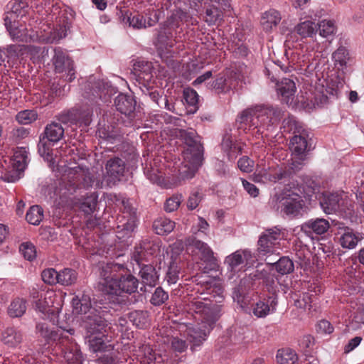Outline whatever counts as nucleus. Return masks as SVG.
<instances>
[{
    "label": "nucleus",
    "instance_id": "f257e3e1",
    "mask_svg": "<svg viewBox=\"0 0 364 364\" xmlns=\"http://www.w3.org/2000/svg\"><path fill=\"white\" fill-rule=\"evenodd\" d=\"M72 304L74 312L84 315L82 320L87 330L86 338L90 350L93 353L106 350L110 346L106 344L104 338L105 333L107 331L105 318L107 308L100 306L97 303L92 306L90 296L85 294L73 297Z\"/></svg>",
    "mask_w": 364,
    "mask_h": 364
},
{
    "label": "nucleus",
    "instance_id": "f03ea898",
    "mask_svg": "<svg viewBox=\"0 0 364 364\" xmlns=\"http://www.w3.org/2000/svg\"><path fill=\"white\" fill-rule=\"evenodd\" d=\"M189 309L196 314V318L200 321L197 325L187 328L189 341L193 344L191 348L194 350L206 339L222 314V307L221 305L213 304L208 299L198 298L191 302Z\"/></svg>",
    "mask_w": 364,
    "mask_h": 364
},
{
    "label": "nucleus",
    "instance_id": "7ed1b4c3",
    "mask_svg": "<svg viewBox=\"0 0 364 364\" xmlns=\"http://www.w3.org/2000/svg\"><path fill=\"white\" fill-rule=\"evenodd\" d=\"M181 136L186 147L183 151V161L176 169H177L178 178L186 180L193 178L201 166L203 149L199 136L194 130H183L181 132Z\"/></svg>",
    "mask_w": 364,
    "mask_h": 364
},
{
    "label": "nucleus",
    "instance_id": "20e7f679",
    "mask_svg": "<svg viewBox=\"0 0 364 364\" xmlns=\"http://www.w3.org/2000/svg\"><path fill=\"white\" fill-rule=\"evenodd\" d=\"M314 189L304 187L289 186L285 187L283 190L276 191L270 198V204L277 209L287 215H297L300 213L304 205V200L309 201L313 200Z\"/></svg>",
    "mask_w": 364,
    "mask_h": 364
},
{
    "label": "nucleus",
    "instance_id": "39448f33",
    "mask_svg": "<svg viewBox=\"0 0 364 364\" xmlns=\"http://www.w3.org/2000/svg\"><path fill=\"white\" fill-rule=\"evenodd\" d=\"M105 168L107 175L103 177L102 180L89 172L85 173L81 169H80V172L75 171L76 181L73 183V186L76 188L78 187V182L82 180V185L86 188L90 187L102 188L105 186H112L123 176L125 168L124 162L121 159L115 157L107 162Z\"/></svg>",
    "mask_w": 364,
    "mask_h": 364
},
{
    "label": "nucleus",
    "instance_id": "423d86ee",
    "mask_svg": "<svg viewBox=\"0 0 364 364\" xmlns=\"http://www.w3.org/2000/svg\"><path fill=\"white\" fill-rule=\"evenodd\" d=\"M282 117V111L277 107L255 106L244 110L238 117L239 129L245 130L259 127H269L277 122Z\"/></svg>",
    "mask_w": 364,
    "mask_h": 364
},
{
    "label": "nucleus",
    "instance_id": "0eeeda50",
    "mask_svg": "<svg viewBox=\"0 0 364 364\" xmlns=\"http://www.w3.org/2000/svg\"><path fill=\"white\" fill-rule=\"evenodd\" d=\"M288 123L291 125V129L293 131L294 136L290 141L289 149L292 152V162L291 164V168L297 170L300 168L306 159V155L308 151V131L303 127V125L291 119Z\"/></svg>",
    "mask_w": 364,
    "mask_h": 364
},
{
    "label": "nucleus",
    "instance_id": "6e6552de",
    "mask_svg": "<svg viewBox=\"0 0 364 364\" xmlns=\"http://www.w3.org/2000/svg\"><path fill=\"white\" fill-rule=\"evenodd\" d=\"M62 308L61 296L53 291H48L41 295L36 301V309L43 319L49 320L53 324H58V316Z\"/></svg>",
    "mask_w": 364,
    "mask_h": 364
},
{
    "label": "nucleus",
    "instance_id": "1a4fd4ad",
    "mask_svg": "<svg viewBox=\"0 0 364 364\" xmlns=\"http://www.w3.org/2000/svg\"><path fill=\"white\" fill-rule=\"evenodd\" d=\"M5 26L9 33L11 38L14 41L19 42H41L46 43H53L56 40V36H47L40 35L33 31H28L23 26H18V22L16 21L14 24V21L10 23L4 22Z\"/></svg>",
    "mask_w": 364,
    "mask_h": 364
},
{
    "label": "nucleus",
    "instance_id": "9d476101",
    "mask_svg": "<svg viewBox=\"0 0 364 364\" xmlns=\"http://www.w3.org/2000/svg\"><path fill=\"white\" fill-rule=\"evenodd\" d=\"M319 203L323 211L326 214H331L336 211H345L350 205V201L346 193L324 192L319 197Z\"/></svg>",
    "mask_w": 364,
    "mask_h": 364
},
{
    "label": "nucleus",
    "instance_id": "9b49d317",
    "mask_svg": "<svg viewBox=\"0 0 364 364\" xmlns=\"http://www.w3.org/2000/svg\"><path fill=\"white\" fill-rule=\"evenodd\" d=\"M280 229L274 227L266 230L259 237L258 250L262 255L273 253L280 248Z\"/></svg>",
    "mask_w": 364,
    "mask_h": 364
},
{
    "label": "nucleus",
    "instance_id": "f8f14e48",
    "mask_svg": "<svg viewBox=\"0 0 364 364\" xmlns=\"http://www.w3.org/2000/svg\"><path fill=\"white\" fill-rule=\"evenodd\" d=\"M289 173L282 166H272L257 168L254 175L255 181L262 183H277L285 181L289 177Z\"/></svg>",
    "mask_w": 364,
    "mask_h": 364
},
{
    "label": "nucleus",
    "instance_id": "ddd939ff",
    "mask_svg": "<svg viewBox=\"0 0 364 364\" xmlns=\"http://www.w3.org/2000/svg\"><path fill=\"white\" fill-rule=\"evenodd\" d=\"M57 73L66 74V80L69 82L75 78V72L73 61L69 58L61 48L54 49V55L52 59Z\"/></svg>",
    "mask_w": 364,
    "mask_h": 364
},
{
    "label": "nucleus",
    "instance_id": "4468645a",
    "mask_svg": "<svg viewBox=\"0 0 364 364\" xmlns=\"http://www.w3.org/2000/svg\"><path fill=\"white\" fill-rule=\"evenodd\" d=\"M146 17L138 13L126 14L124 21L134 28L141 29L154 26L159 17L157 11L154 9H148L145 13Z\"/></svg>",
    "mask_w": 364,
    "mask_h": 364
},
{
    "label": "nucleus",
    "instance_id": "2eb2a0df",
    "mask_svg": "<svg viewBox=\"0 0 364 364\" xmlns=\"http://www.w3.org/2000/svg\"><path fill=\"white\" fill-rule=\"evenodd\" d=\"M266 74L272 82H277V92L281 100L287 105H292L294 102L296 91L295 82L289 78H284L282 81L277 82V78L273 75L271 76L270 70L268 68H266Z\"/></svg>",
    "mask_w": 364,
    "mask_h": 364
},
{
    "label": "nucleus",
    "instance_id": "dca6fc26",
    "mask_svg": "<svg viewBox=\"0 0 364 364\" xmlns=\"http://www.w3.org/2000/svg\"><path fill=\"white\" fill-rule=\"evenodd\" d=\"M257 261L256 256L249 250H238L229 255L225 259L224 263L230 271H235L241 264L246 267L253 265Z\"/></svg>",
    "mask_w": 364,
    "mask_h": 364
},
{
    "label": "nucleus",
    "instance_id": "f3484780",
    "mask_svg": "<svg viewBox=\"0 0 364 364\" xmlns=\"http://www.w3.org/2000/svg\"><path fill=\"white\" fill-rule=\"evenodd\" d=\"M138 280L131 274L118 277L113 284H109V289H106L107 294L119 295L122 293L132 294L138 288Z\"/></svg>",
    "mask_w": 364,
    "mask_h": 364
},
{
    "label": "nucleus",
    "instance_id": "a211bd4d",
    "mask_svg": "<svg viewBox=\"0 0 364 364\" xmlns=\"http://www.w3.org/2000/svg\"><path fill=\"white\" fill-rule=\"evenodd\" d=\"M124 269V266L116 263L100 262L99 266L100 284L102 285V291L106 293V289H109V284H113L117 278V272Z\"/></svg>",
    "mask_w": 364,
    "mask_h": 364
},
{
    "label": "nucleus",
    "instance_id": "6ab92c4d",
    "mask_svg": "<svg viewBox=\"0 0 364 364\" xmlns=\"http://www.w3.org/2000/svg\"><path fill=\"white\" fill-rule=\"evenodd\" d=\"M137 356L141 364H168V356L156 355L149 344H143L139 347Z\"/></svg>",
    "mask_w": 364,
    "mask_h": 364
},
{
    "label": "nucleus",
    "instance_id": "aec40b11",
    "mask_svg": "<svg viewBox=\"0 0 364 364\" xmlns=\"http://www.w3.org/2000/svg\"><path fill=\"white\" fill-rule=\"evenodd\" d=\"M277 297L274 294L263 298L252 305V314L257 318H264L276 311Z\"/></svg>",
    "mask_w": 364,
    "mask_h": 364
},
{
    "label": "nucleus",
    "instance_id": "412c9836",
    "mask_svg": "<svg viewBox=\"0 0 364 364\" xmlns=\"http://www.w3.org/2000/svg\"><path fill=\"white\" fill-rule=\"evenodd\" d=\"M339 243L343 248L355 249L364 239V233L356 231L349 227H345L339 232Z\"/></svg>",
    "mask_w": 364,
    "mask_h": 364
},
{
    "label": "nucleus",
    "instance_id": "4be33fe9",
    "mask_svg": "<svg viewBox=\"0 0 364 364\" xmlns=\"http://www.w3.org/2000/svg\"><path fill=\"white\" fill-rule=\"evenodd\" d=\"M186 245L191 248L192 252L200 254V259L205 262L215 260L214 252L208 244L195 237H189L186 240Z\"/></svg>",
    "mask_w": 364,
    "mask_h": 364
},
{
    "label": "nucleus",
    "instance_id": "5701e85b",
    "mask_svg": "<svg viewBox=\"0 0 364 364\" xmlns=\"http://www.w3.org/2000/svg\"><path fill=\"white\" fill-rule=\"evenodd\" d=\"M117 220L118 223L115 231L117 237L119 240L129 237L136 227L135 217L122 215Z\"/></svg>",
    "mask_w": 364,
    "mask_h": 364
},
{
    "label": "nucleus",
    "instance_id": "b1692460",
    "mask_svg": "<svg viewBox=\"0 0 364 364\" xmlns=\"http://www.w3.org/2000/svg\"><path fill=\"white\" fill-rule=\"evenodd\" d=\"M330 228L329 222L323 218L311 219L301 225V230L307 235H322Z\"/></svg>",
    "mask_w": 364,
    "mask_h": 364
},
{
    "label": "nucleus",
    "instance_id": "393cba45",
    "mask_svg": "<svg viewBox=\"0 0 364 364\" xmlns=\"http://www.w3.org/2000/svg\"><path fill=\"white\" fill-rule=\"evenodd\" d=\"M167 23L171 28H175L179 27L183 23L195 25L197 24L198 21L189 12L176 9L168 18Z\"/></svg>",
    "mask_w": 364,
    "mask_h": 364
},
{
    "label": "nucleus",
    "instance_id": "a878e982",
    "mask_svg": "<svg viewBox=\"0 0 364 364\" xmlns=\"http://www.w3.org/2000/svg\"><path fill=\"white\" fill-rule=\"evenodd\" d=\"M28 155L29 154L26 148H17L14 151L13 157L9 159L12 171H15L18 173L23 171L29 161Z\"/></svg>",
    "mask_w": 364,
    "mask_h": 364
},
{
    "label": "nucleus",
    "instance_id": "bb28decb",
    "mask_svg": "<svg viewBox=\"0 0 364 364\" xmlns=\"http://www.w3.org/2000/svg\"><path fill=\"white\" fill-rule=\"evenodd\" d=\"M36 331L46 340L58 341V343H62L63 346H64L65 341H68V336L64 335L63 333L60 332V331L50 330L45 323H38L36 325Z\"/></svg>",
    "mask_w": 364,
    "mask_h": 364
},
{
    "label": "nucleus",
    "instance_id": "cd10ccee",
    "mask_svg": "<svg viewBox=\"0 0 364 364\" xmlns=\"http://www.w3.org/2000/svg\"><path fill=\"white\" fill-rule=\"evenodd\" d=\"M132 74L140 83L149 82L152 77L151 65L145 61H139L134 63Z\"/></svg>",
    "mask_w": 364,
    "mask_h": 364
},
{
    "label": "nucleus",
    "instance_id": "c85d7f7f",
    "mask_svg": "<svg viewBox=\"0 0 364 364\" xmlns=\"http://www.w3.org/2000/svg\"><path fill=\"white\" fill-rule=\"evenodd\" d=\"M114 104L117 109L125 115L132 113L136 107V101L133 97L124 94H119L116 97Z\"/></svg>",
    "mask_w": 364,
    "mask_h": 364
},
{
    "label": "nucleus",
    "instance_id": "c756f323",
    "mask_svg": "<svg viewBox=\"0 0 364 364\" xmlns=\"http://www.w3.org/2000/svg\"><path fill=\"white\" fill-rule=\"evenodd\" d=\"M26 4L23 0L12 2L9 8L10 11L6 13L4 17V22L9 24L14 21L15 24L18 17H22L26 14Z\"/></svg>",
    "mask_w": 364,
    "mask_h": 364
},
{
    "label": "nucleus",
    "instance_id": "7c9ffc66",
    "mask_svg": "<svg viewBox=\"0 0 364 364\" xmlns=\"http://www.w3.org/2000/svg\"><path fill=\"white\" fill-rule=\"evenodd\" d=\"M278 65L284 73H289L296 69V65L300 68L302 67L300 56L291 50H285L284 63L279 62Z\"/></svg>",
    "mask_w": 364,
    "mask_h": 364
},
{
    "label": "nucleus",
    "instance_id": "2f4dec72",
    "mask_svg": "<svg viewBox=\"0 0 364 364\" xmlns=\"http://www.w3.org/2000/svg\"><path fill=\"white\" fill-rule=\"evenodd\" d=\"M44 136L49 142L55 144L59 141L64 135V129L57 122L48 124L43 132Z\"/></svg>",
    "mask_w": 364,
    "mask_h": 364
},
{
    "label": "nucleus",
    "instance_id": "473e14b6",
    "mask_svg": "<svg viewBox=\"0 0 364 364\" xmlns=\"http://www.w3.org/2000/svg\"><path fill=\"white\" fill-rule=\"evenodd\" d=\"M223 151L227 154L230 160H232L236 155L241 151L240 148L235 144L232 136L225 134L221 142Z\"/></svg>",
    "mask_w": 364,
    "mask_h": 364
},
{
    "label": "nucleus",
    "instance_id": "72a5a7b5",
    "mask_svg": "<svg viewBox=\"0 0 364 364\" xmlns=\"http://www.w3.org/2000/svg\"><path fill=\"white\" fill-rule=\"evenodd\" d=\"M139 275L144 285L155 287L159 280V275L151 265H144L139 272Z\"/></svg>",
    "mask_w": 364,
    "mask_h": 364
},
{
    "label": "nucleus",
    "instance_id": "f704fd0d",
    "mask_svg": "<svg viewBox=\"0 0 364 364\" xmlns=\"http://www.w3.org/2000/svg\"><path fill=\"white\" fill-rule=\"evenodd\" d=\"M332 60L335 67L343 73V70L346 68L350 60L348 50L345 47H339L333 53Z\"/></svg>",
    "mask_w": 364,
    "mask_h": 364
},
{
    "label": "nucleus",
    "instance_id": "c9c22d12",
    "mask_svg": "<svg viewBox=\"0 0 364 364\" xmlns=\"http://www.w3.org/2000/svg\"><path fill=\"white\" fill-rule=\"evenodd\" d=\"M65 364H82V353L77 344H72L70 348L63 349Z\"/></svg>",
    "mask_w": 364,
    "mask_h": 364
},
{
    "label": "nucleus",
    "instance_id": "e433bc0d",
    "mask_svg": "<svg viewBox=\"0 0 364 364\" xmlns=\"http://www.w3.org/2000/svg\"><path fill=\"white\" fill-rule=\"evenodd\" d=\"M181 259L176 257L171 256V261L170 262L169 267L166 273V279L168 284H176L179 279V274L181 267L179 266Z\"/></svg>",
    "mask_w": 364,
    "mask_h": 364
},
{
    "label": "nucleus",
    "instance_id": "4c0bfd02",
    "mask_svg": "<svg viewBox=\"0 0 364 364\" xmlns=\"http://www.w3.org/2000/svg\"><path fill=\"white\" fill-rule=\"evenodd\" d=\"M98 194L96 192L83 198L79 203V208L87 215L92 214L96 209Z\"/></svg>",
    "mask_w": 364,
    "mask_h": 364
},
{
    "label": "nucleus",
    "instance_id": "58836bf2",
    "mask_svg": "<svg viewBox=\"0 0 364 364\" xmlns=\"http://www.w3.org/2000/svg\"><path fill=\"white\" fill-rule=\"evenodd\" d=\"M281 19L282 17L279 12L276 10H269L265 12L262 21L264 30L267 31H270L280 22Z\"/></svg>",
    "mask_w": 364,
    "mask_h": 364
},
{
    "label": "nucleus",
    "instance_id": "ea45409f",
    "mask_svg": "<svg viewBox=\"0 0 364 364\" xmlns=\"http://www.w3.org/2000/svg\"><path fill=\"white\" fill-rule=\"evenodd\" d=\"M154 229L158 235H166L173 231L175 223L166 218H160L154 222Z\"/></svg>",
    "mask_w": 364,
    "mask_h": 364
},
{
    "label": "nucleus",
    "instance_id": "a19ab883",
    "mask_svg": "<svg viewBox=\"0 0 364 364\" xmlns=\"http://www.w3.org/2000/svg\"><path fill=\"white\" fill-rule=\"evenodd\" d=\"M26 310V301L23 299L16 298L8 307V314L12 318L22 316Z\"/></svg>",
    "mask_w": 364,
    "mask_h": 364
},
{
    "label": "nucleus",
    "instance_id": "79ce46f5",
    "mask_svg": "<svg viewBox=\"0 0 364 364\" xmlns=\"http://www.w3.org/2000/svg\"><path fill=\"white\" fill-rule=\"evenodd\" d=\"M21 341V333L14 328H8L2 333V341L9 346L14 347Z\"/></svg>",
    "mask_w": 364,
    "mask_h": 364
},
{
    "label": "nucleus",
    "instance_id": "37998d69",
    "mask_svg": "<svg viewBox=\"0 0 364 364\" xmlns=\"http://www.w3.org/2000/svg\"><path fill=\"white\" fill-rule=\"evenodd\" d=\"M183 97L187 104L188 112L195 113L198 109L199 98L196 91L191 88H186L183 91Z\"/></svg>",
    "mask_w": 364,
    "mask_h": 364
},
{
    "label": "nucleus",
    "instance_id": "c03bdc74",
    "mask_svg": "<svg viewBox=\"0 0 364 364\" xmlns=\"http://www.w3.org/2000/svg\"><path fill=\"white\" fill-rule=\"evenodd\" d=\"M129 321L139 328H144L149 324V314L147 311H135L129 313Z\"/></svg>",
    "mask_w": 364,
    "mask_h": 364
},
{
    "label": "nucleus",
    "instance_id": "a18cd8bd",
    "mask_svg": "<svg viewBox=\"0 0 364 364\" xmlns=\"http://www.w3.org/2000/svg\"><path fill=\"white\" fill-rule=\"evenodd\" d=\"M317 28V25L311 21L301 22L295 28L296 33L302 38L311 37Z\"/></svg>",
    "mask_w": 364,
    "mask_h": 364
},
{
    "label": "nucleus",
    "instance_id": "49530a36",
    "mask_svg": "<svg viewBox=\"0 0 364 364\" xmlns=\"http://www.w3.org/2000/svg\"><path fill=\"white\" fill-rule=\"evenodd\" d=\"M276 358L279 364H294L297 360V355L291 349H280L277 351Z\"/></svg>",
    "mask_w": 364,
    "mask_h": 364
},
{
    "label": "nucleus",
    "instance_id": "de8ad7c7",
    "mask_svg": "<svg viewBox=\"0 0 364 364\" xmlns=\"http://www.w3.org/2000/svg\"><path fill=\"white\" fill-rule=\"evenodd\" d=\"M43 218V210L39 205H33L28 210L26 218L31 225H38Z\"/></svg>",
    "mask_w": 364,
    "mask_h": 364
},
{
    "label": "nucleus",
    "instance_id": "09e8293b",
    "mask_svg": "<svg viewBox=\"0 0 364 364\" xmlns=\"http://www.w3.org/2000/svg\"><path fill=\"white\" fill-rule=\"evenodd\" d=\"M59 284L64 286H69L74 284L77 280V273L75 270L69 268L58 272Z\"/></svg>",
    "mask_w": 364,
    "mask_h": 364
},
{
    "label": "nucleus",
    "instance_id": "8fccbe9b",
    "mask_svg": "<svg viewBox=\"0 0 364 364\" xmlns=\"http://www.w3.org/2000/svg\"><path fill=\"white\" fill-rule=\"evenodd\" d=\"M223 18V12L218 7L210 6L205 11V22L208 25H214Z\"/></svg>",
    "mask_w": 364,
    "mask_h": 364
},
{
    "label": "nucleus",
    "instance_id": "3c124183",
    "mask_svg": "<svg viewBox=\"0 0 364 364\" xmlns=\"http://www.w3.org/2000/svg\"><path fill=\"white\" fill-rule=\"evenodd\" d=\"M309 293H304L302 296L294 300V305L299 309L311 310L314 305L315 296Z\"/></svg>",
    "mask_w": 364,
    "mask_h": 364
},
{
    "label": "nucleus",
    "instance_id": "603ef678",
    "mask_svg": "<svg viewBox=\"0 0 364 364\" xmlns=\"http://www.w3.org/2000/svg\"><path fill=\"white\" fill-rule=\"evenodd\" d=\"M45 137L40 136L39 143L38 144V151L39 154L46 161H50L52 158V149L50 148V142L46 140Z\"/></svg>",
    "mask_w": 364,
    "mask_h": 364
},
{
    "label": "nucleus",
    "instance_id": "864d4df0",
    "mask_svg": "<svg viewBox=\"0 0 364 364\" xmlns=\"http://www.w3.org/2000/svg\"><path fill=\"white\" fill-rule=\"evenodd\" d=\"M1 48H4V53H6V57L9 58V60H15L18 58L20 55H23L26 53V47L25 46L21 45H10L6 48L2 47Z\"/></svg>",
    "mask_w": 364,
    "mask_h": 364
},
{
    "label": "nucleus",
    "instance_id": "5fc2aeb1",
    "mask_svg": "<svg viewBox=\"0 0 364 364\" xmlns=\"http://www.w3.org/2000/svg\"><path fill=\"white\" fill-rule=\"evenodd\" d=\"M275 267L280 274H287L294 270V263L288 257H282L276 262Z\"/></svg>",
    "mask_w": 364,
    "mask_h": 364
},
{
    "label": "nucleus",
    "instance_id": "6e6d98bb",
    "mask_svg": "<svg viewBox=\"0 0 364 364\" xmlns=\"http://www.w3.org/2000/svg\"><path fill=\"white\" fill-rule=\"evenodd\" d=\"M16 119L20 124H28L37 119V114L33 110H23L16 114Z\"/></svg>",
    "mask_w": 364,
    "mask_h": 364
},
{
    "label": "nucleus",
    "instance_id": "4d7b16f0",
    "mask_svg": "<svg viewBox=\"0 0 364 364\" xmlns=\"http://www.w3.org/2000/svg\"><path fill=\"white\" fill-rule=\"evenodd\" d=\"M334 23L331 20H323L318 24L319 34L323 37L331 36L335 32Z\"/></svg>",
    "mask_w": 364,
    "mask_h": 364
},
{
    "label": "nucleus",
    "instance_id": "13d9d810",
    "mask_svg": "<svg viewBox=\"0 0 364 364\" xmlns=\"http://www.w3.org/2000/svg\"><path fill=\"white\" fill-rule=\"evenodd\" d=\"M20 252L27 260L32 261L36 257V247L31 242L22 243L20 246Z\"/></svg>",
    "mask_w": 364,
    "mask_h": 364
},
{
    "label": "nucleus",
    "instance_id": "bf43d9fd",
    "mask_svg": "<svg viewBox=\"0 0 364 364\" xmlns=\"http://www.w3.org/2000/svg\"><path fill=\"white\" fill-rule=\"evenodd\" d=\"M168 299V294L161 287H157L151 298V303L154 306H160Z\"/></svg>",
    "mask_w": 364,
    "mask_h": 364
},
{
    "label": "nucleus",
    "instance_id": "052dcab7",
    "mask_svg": "<svg viewBox=\"0 0 364 364\" xmlns=\"http://www.w3.org/2000/svg\"><path fill=\"white\" fill-rule=\"evenodd\" d=\"M144 174L147 178L154 183H161V170L159 168H155L152 164H150V167L147 166L144 168Z\"/></svg>",
    "mask_w": 364,
    "mask_h": 364
},
{
    "label": "nucleus",
    "instance_id": "680f3d73",
    "mask_svg": "<svg viewBox=\"0 0 364 364\" xmlns=\"http://www.w3.org/2000/svg\"><path fill=\"white\" fill-rule=\"evenodd\" d=\"M43 281L48 284H55L58 283V272L53 268H49L43 271L41 274Z\"/></svg>",
    "mask_w": 364,
    "mask_h": 364
},
{
    "label": "nucleus",
    "instance_id": "e2e57ef3",
    "mask_svg": "<svg viewBox=\"0 0 364 364\" xmlns=\"http://www.w3.org/2000/svg\"><path fill=\"white\" fill-rule=\"evenodd\" d=\"M182 201V196L179 194L173 195L166 200L164 210L166 212H173L178 209Z\"/></svg>",
    "mask_w": 364,
    "mask_h": 364
},
{
    "label": "nucleus",
    "instance_id": "0e129e2a",
    "mask_svg": "<svg viewBox=\"0 0 364 364\" xmlns=\"http://www.w3.org/2000/svg\"><path fill=\"white\" fill-rule=\"evenodd\" d=\"M168 341L171 343L172 349L176 352L183 353L188 348L186 341L181 337L172 336Z\"/></svg>",
    "mask_w": 364,
    "mask_h": 364
},
{
    "label": "nucleus",
    "instance_id": "69168bd1",
    "mask_svg": "<svg viewBox=\"0 0 364 364\" xmlns=\"http://www.w3.org/2000/svg\"><path fill=\"white\" fill-rule=\"evenodd\" d=\"M29 134V131L23 127L14 128L10 132V139L14 142H18L25 138Z\"/></svg>",
    "mask_w": 364,
    "mask_h": 364
},
{
    "label": "nucleus",
    "instance_id": "338daca9",
    "mask_svg": "<svg viewBox=\"0 0 364 364\" xmlns=\"http://www.w3.org/2000/svg\"><path fill=\"white\" fill-rule=\"evenodd\" d=\"M345 83L346 82L343 73L338 75L335 79L331 78L329 84L332 90L331 94L338 96V92L343 87Z\"/></svg>",
    "mask_w": 364,
    "mask_h": 364
},
{
    "label": "nucleus",
    "instance_id": "774afa93",
    "mask_svg": "<svg viewBox=\"0 0 364 364\" xmlns=\"http://www.w3.org/2000/svg\"><path fill=\"white\" fill-rule=\"evenodd\" d=\"M237 166L242 172L250 173L254 168V161L247 156H242L238 160Z\"/></svg>",
    "mask_w": 364,
    "mask_h": 364
}]
</instances>
